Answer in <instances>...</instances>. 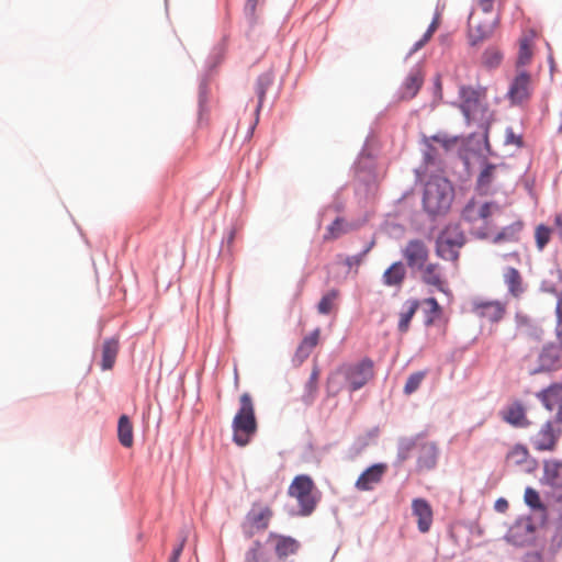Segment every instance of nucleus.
I'll list each match as a JSON object with an SVG mask.
<instances>
[{"mask_svg":"<svg viewBox=\"0 0 562 562\" xmlns=\"http://www.w3.org/2000/svg\"><path fill=\"white\" fill-rule=\"evenodd\" d=\"M256 92L259 97V103H258V106H257V112L259 111L261 104H262V100L265 98V94H266V83L263 82V80L261 78L258 79L257 81V86H256Z\"/></svg>","mask_w":562,"mask_h":562,"instance_id":"de8ad7c7","label":"nucleus"},{"mask_svg":"<svg viewBox=\"0 0 562 562\" xmlns=\"http://www.w3.org/2000/svg\"><path fill=\"white\" fill-rule=\"evenodd\" d=\"M555 314V338L562 347V291L557 293Z\"/></svg>","mask_w":562,"mask_h":562,"instance_id":"58836bf2","label":"nucleus"},{"mask_svg":"<svg viewBox=\"0 0 562 562\" xmlns=\"http://www.w3.org/2000/svg\"><path fill=\"white\" fill-rule=\"evenodd\" d=\"M439 23H440V16L439 14L437 13L434 18V20L431 21L430 25L428 26L426 33L424 34V36L414 44V47L412 49V52H417L418 49H420L427 42H429V40L432 37L434 33L437 31V29L439 27Z\"/></svg>","mask_w":562,"mask_h":562,"instance_id":"ea45409f","label":"nucleus"},{"mask_svg":"<svg viewBox=\"0 0 562 562\" xmlns=\"http://www.w3.org/2000/svg\"><path fill=\"white\" fill-rule=\"evenodd\" d=\"M425 304L429 306V311L427 312V318L425 321L426 326L432 325L436 319L441 314V306L438 304L437 300L434 297H428L424 301Z\"/></svg>","mask_w":562,"mask_h":562,"instance_id":"a19ab883","label":"nucleus"},{"mask_svg":"<svg viewBox=\"0 0 562 562\" xmlns=\"http://www.w3.org/2000/svg\"><path fill=\"white\" fill-rule=\"evenodd\" d=\"M496 510L504 513L508 508V503L504 498H499L495 503Z\"/></svg>","mask_w":562,"mask_h":562,"instance_id":"864d4df0","label":"nucleus"},{"mask_svg":"<svg viewBox=\"0 0 562 562\" xmlns=\"http://www.w3.org/2000/svg\"><path fill=\"white\" fill-rule=\"evenodd\" d=\"M417 449L418 471H428L435 468L438 458V448L435 442L425 440L420 435L405 441L402 446V459L408 457L409 451Z\"/></svg>","mask_w":562,"mask_h":562,"instance_id":"423d86ee","label":"nucleus"},{"mask_svg":"<svg viewBox=\"0 0 562 562\" xmlns=\"http://www.w3.org/2000/svg\"><path fill=\"white\" fill-rule=\"evenodd\" d=\"M551 237V229L544 225L536 227L535 238L539 250H542L549 243Z\"/></svg>","mask_w":562,"mask_h":562,"instance_id":"37998d69","label":"nucleus"},{"mask_svg":"<svg viewBox=\"0 0 562 562\" xmlns=\"http://www.w3.org/2000/svg\"><path fill=\"white\" fill-rule=\"evenodd\" d=\"M272 517L273 510L270 506L255 502L241 525L244 533L251 538L256 532L265 531L268 529Z\"/></svg>","mask_w":562,"mask_h":562,"instance_id":"1a4fd4ad","label":"nucleus"},{"mask_svg":"<svg viewBox=\"0 0 562 562\" xmlns=\"http://www.w3.org/2000/svg\"><path fill=\"white\" fill-rule=\"evenodd\" d=\"M417 270L419 271L420 279L425 284L431 285L440 292H446V280L443 279L438 263H425Z\"/></svg>","mask_w":562,"mask_h":562,"instance_id":"412c9836","label":"nucleus"},{"mask_svg":"<svg viewBox=\"0 0 562 562\" xmlns=\"http://www.w3.org/2000/svg\"><path fill=\"white\" fill-rule=\"evenodd\" d=\"M412 512L417 519V528L422 533L430 530L434 519V512L430 504L425 498H414L412 502Z\"/></svg>","mask_w":562,"mask_h":562,"instance_id":"f3484780","label":"nucleus"},{"mask_svg":"<svg viewBox=\"0 0 562 562\" xmlns=\"http://www.w3.org/2000/svg\"><path fill=\"white\" fill-rule=\"evenodd\" d=\"M504 282L508 288V292L515 296L518 297L522 292V278L519 273V271L515 268H507L504 272Z\"/></svg>","mask_w":562,"mask_h":562,"instance_id":"c85d7f7f","label":"nucleus"},{"mask_svg":"<svg viewBox=\"0 0 562 562\" xmlns=\"http://www.w3.org/2000/svg\"><path fill=\"white\" fill-rule=\"evenodd\" d=\"M119 340L116 338L104 340L102 345V370H110L113 368L119 353Z\"/></svg>","mask_w":562,"mask_h":562,"instance_id":"bb28decb","label":"nucleus"},{"mask_svg":"<svg viewBox=\"0 0 562 562\" xmlns=\"http://www.w3.org/2000/svg\"><path fill=\"white\" fill-rule=\"evenodd\" d=\"M506 143L521 146V138L516 136L512 130H508L506 133Z\"/></svg>","mask_w":562,"mask_h":562,"instance_id":"3c124183","label":"nucleus"},{"mask_svg":"<svg viewBox=\"0 0 562 562\" xmlns=\"http://www.w3.org/2000/svg\"><path fill=\"white\" fill-rule=\"evenodd\" d=\"M524 229V222L517 220L512 224L503 227L493 238L494 244L503 243H519L521 239V233Z\"/></svg>","mask_w":562,"mask_h":562,"instance_id":"4be33fe9","label":"nucleus"},{"mask_svg":"<svg viewBox=\"0 0 562 562\" xmlns=\"http://www.w3.org/2000/svg\"><path fill=\"white\" fill-rule=\"evenodd\" d=\"M464 244L465 236L460 225L449 224L437 238L436 252L443 260L457 261Z\"/></svg>","mask_w":562,"mask_h":562,"instance_id":"39448f33","label":"nucleus"},{"mask_svg":"<svg viewBox=\"0 0 562 562\" xmlns=\"http://www.w3.org/2000/svg\"><path fill=\"white\" fill-rule=\"evenodd\" d=\"M407 310L403 311L400 314L398 321V330L402 333H406L409 328V323L415 315L416 311L419 307V302L417 300H411L406 302Z\"/></svg>","mask_w":562,"mask_h":562,"instance_id":"473e14b6","label":"nucleus"},{"mask_svg":"<svg viewBox=\"0 0 562 562\" xmlns=\"http://www.w3.org/2000/svg\"><path fill=\"white\" fill-rule=\"evenodd\" d=\"M289 496L296 499L299 515L310 516L319 502V492L311 476L301 474L293 479L288 488Z\"/></svg>","mask_w":562,"mask_h":562,"instance_id":"20e7f679","label":"nucleus"},{"mask_svg":"<svg viewBox=\"0 0 562 562\" xmlns=\"http://www.w3.org/2000/svg\"><path fill=\"white\" fill-rule=\"evenodd\" d=\"M404 258L408 267L419 269L428 259V248L424 241L419 239L409 240L403 250Z\"/></svg>","mask_w":562,"mask_h":562,"instance_id":"dca6fc26","label":"nucleus"},{"mask_svg":"<svg viewBox=\"0 0 562 562\" xmlns=\"http://www.w3.org/2000/svg\"><path fill=\"white\" fill-rule=\"evenodd\" d=\"M528 457V449L524 445L517 443L506 454V461L515 465H520L527 461Z\"/></svg>","mask_w":562,"mask_h":562,"instance_id":"72a5a7b5","label":"nucleus"},{"mask_svg":"<svg viewBox=\"0 0 562 562\" xmlns=\"http://www.w3.org/2000/svg\"><path fill=\"white\" fill-rule=\"evenodd\" d=\"M533 56V41L532 36L524 35L519 40V49L516 59V70H526L525 67L528 66Z\"/></svg>","mask_w":562,"mask_h":562,"instance_id":"393cba45","label":"nucleus"},{"mask_svg":"<svg viewBox=\"0 0 562 562\" xmlns=\"http://www.w3.org/2000/svg\"><path fill=\"white\" fill-rule=\"evenodd\" d=\"M460 109L468 122L474 121L484 114L483 97L477 90L471 87H462L460 89Z\"/></svg>","mask_w":562,"mask_h":562,"instance_id":"9b49d317","label":"nucleus"},{"mask_svg":"<svg viewBox=\"0 0 562 562\" xmlns=\"http://www.w3.org/2000/svg\"><path fill=\"white\" fill-rule=\"evenodd\" d=\"M499 16H482L479 12H471L468 21V38L472 46H476L492 36Z\"/></svg>","mask_w":562,"mask_h":562,"instance_id":"0eeeda50","label":"nucleus"},{"mask_svg":"<svg viewBox=\"0 0 562 562\" xmlns=\"http://www.w3.org/2000/svg\"><path fill=\"white\" fill-rule=\"evenodd\" d=\"M269 541H274V552L279 560H285L288 557L295 554L300 549V542L289 536L270 532Z\"/></svg>","mask_w":562,"mask_h":562,"instance_id":"6ab92c4d","label":"nucleus"},{"mask_svg":"<svg viewBox=\"0 0 562 562\" xmlns=\"http://www.w3.org/2000/svg\"><path fill=\"white\" fill-rule=\"evenodd\" d=\"M554 425H558L554 419L547 420L541 425L539 430L530 437V443L536 451L543 452L555 450L562 435V429Z\"/></svg>","mask_w":562,"mask_h":562,"instance_id":"9d476101","label":"nucleus"},{"mask_svg":"<svg viewBox=\"0 0 562 562\" xmlns=\"http://www.w3.org/2000/svg\"><path fill=\"white\" fill-rule=\"evenodd\" d=\"M338 374L345 378L350 391L355 392L363 387L374 376L373 361L369 358H364L357 363L341 367L336 374L328 378L327 389L331 394H337L340 390L339 386L336 385Z\"/></svg>","mask_w":562,"mask_h":562,"instance_id":"7ed1b4c3","label":"nucleus"},{"mask_svg":"<svg viewBox=\"0 0 562 562\" xmlns=\"http://www.w3.org/2000/svg\"><path fill=\"white\" fill-rule=\"evenodd\" d=\"M516 323L519 328H529L533 326V321L524 314H516Z\"/></svg>","mask_w":562,"mask_h":562,"instance_id":"49530a36","label":"nucleus"},{"mask_svg":"<svg viewBox=\"0 0 562 562\" xmlns=\"http://www.w3.org/2000/svg\"><path fill=\"white\" fill-rule=\"evenodd\" d=\"M525 502L532 508H539L541 506L539 494L532 487H527L525 491Z\"/></svg>","mask_w":562,"mask_h":562,"instance_id":"a18cd8bd","label":"nucleus"},{"mask_svg":"<svg viewBox=\"0 0 562 562\" xmlns=\"http://www.w3.org/2000/svg\"><path fill=\"white\" fill-rule=\"evenodd\" d=\"M498 3V5H502L504 3V0H480L476 4V8L472 10V12H479L482 14V16H499L497 13L494 12V5L495 3Z\"/></svg>","mask_w":562,"mask_h":562,"instance_id":"e433bc0d","label":"nucleus"},{"mask_svg":"<svg viewBox=\"0 0 562 562\" xmlns=\"http://www.w3.org/2000/svg\"><path fill=\"white\" fill-rule=\"evenodd\" d=\"M498 210L499 206L493 202L476 204L474 201H470L465 205L462 215L468 222H476L477 220L486 221L495 211Z\"/></svg>","mask_w":562,"mask_h":562,"instance_id":"aec40b11","label":"nucleus"},{"mask_svg":"<svg viewBox=\"0 0 562 562\" xmlns=\"http://www.w3.org/2000/svg\"><path fill=\"white\" fill-rule=\"evenodd\" d=\"M319 336L321 329L316 328L302 339L294 355V359L299 363H303L310 357L313 349L318 345Z\"/></svg>","mask_w":562,"mask_h":562,"instance_id":"b1692460","label":"nucleus"},{"mask_svg":"<svg viewBox=\"0 0 562 562\" xmlns=\"http://www.w3.org/2000/svg\"><path fill=\"white\" fill-rule=\"evenodd\" d=\"M536 397L547 411H557L554 422L558 425H562V383H552L537 392Z\"/></svg>","mask_w":562,"mask_h":562,"instance_id":"f8f14e48","label":"nucleus"},{"mask_svg":"<svg viewBox=\"0 0 562 562\" xmlns=\"http://www.w3.org/2000/svg\"><path fill=\"white\" fill-rule=\"evenodd\" d=\"M560 360L559 348L552 344L544 346L539 355V367L531 373L553 370Z\"/></svg>","mask_w":562,"mask_h":562,"instance_id":"5701e85b","label":"nucleus"},{"mask_svg":"<svg viewBox=\"0 0 562 562\" xmlns=\"http://www.w3.org/2000/svg\"><path fill=\"white\" fill-rule=\"evenodd\" d=\"M387 471L385 463H376L364 470L357 479L355 486L358 491H371L379 484Z\"/></svg>","mask_w":562,"mask_h":562,"instance_id":"2eb2a0df","label":"nucleus"},{"mask_svg":"<svg viewBox=\"0 0 562 562\" xmlns=\"http://www.w3.org/2000/svg\"><path fill=\"white\" fill-rule=\"evenodd\" d=\"M507 257H513L517 261L520 260L519 255L517 252L505 255V258H507Z\"/></svg>","mask_w":562,"mask_h":562,"instance_id":"5fc2aeb1","label":"nucleus"},{"mask_svg":"<svg viewBox=\"0 0 562 562\" xmlns=\"http://www.w3.org/2000/svg\"><path fill=\"white\" fill-rule=\"evenodd\" d=\"M533 93V79L527 70H516L510 80L506 98L512 105H522L527 103Z\"/></svg>","mask_w":562,"mask_h":562,"instance_id":"6e6552de","label":"nucleus"},{"mask_svg":"<svg viewBox=\"0 0 562 562\" xmlns=\"http://www.w3.org/2000/svg\"><path fill=\"white\" fill-rule=\"evenodd\" d=\"M432 140L441 145L446 150H449L457 145L459 138L456 136H448L447 134H437L432 136Z\"/></svg>","mask_w":562,"mask_h":562,"instance_id":"c03bdc74","label":"nucleus"},{"mask_svg":"<svg viewBox=\"0 0 562 562\" xmlns=\"http://www.w3.org/2000/svg\"><path fill=\"white\" fill-rule=\"evenodd\" d=\"M184 541H182L172 552L169 562H178L183 550Z\"/></svg>","mask_w":562,"mask_h":562,"instance_id":"603ef678","label":"nucleus"},{"mask_svg":"<svg viewBox=\"0 0 562 562\" xmlns=\"http://www.w3.org/2000/svg\"><path fill=\"white\" fill-rule=\"evenodd\" d=\"M508 175V168L504 165L488 164L481 171L477 178V190L482 194H487L491 191V186L494 182L499 181L502 178Z\"/></svg>","mask_w":562,"mask_h":562,"instance_id":"4468645a","label":"nucleus"},{"mask_svg":"<svg viewBox=\"0 0 562 562\" xmlns=\"http://www.w3.org/2000/svg\"><path fill=\"white\" fill-rule=\"evenodd\" d=\"M338 296H339V291L335 290V289H333V290L328 291L326 294H324L317 304L318 313H321L323 315L329 314L331 312L335 301L338 299Z\"/></svg>","mask_w":562,"mask_h":562,"instance_id":"f704fd0d","label":"nucleus"},{"mask_svg":"<svg viewBox=\"0 0 562 562\" xmlns=\"http://www.w3.org/2000/svg\"><path fill=\"white\" fill-rule=\"evenodd\" d=\"M406 277V269L401 261L394 262L383 273V283L387 286H401Z\"/></svg>","mask_w":562,"mask_h":562,"instance_id":"a878e982","label":"nucleus"},{"mask_svg":"<svg viewBox=\"0 0 562 562\" xmlns=\"http://www.w3.org/2000/svg\"><path fill=\"white\" fill-rule=\"evenodd\" d=\"M561 218H562V217H561L560 215H558V216L555 217V222L559 224V223L561 222Z\"/></svg>","mask_w":562,"mask_h":562,"instance_id":"6e6d98bb","label":"nucleus"},{"mask_svg":"<svg viewBox=\"0 0 562 562\" xmlns=\"http://www.w3.org/2000/svg\"><path fill=\"white\" fill-rule=\"evenodd\" d=\"M424 82V75L420 69H413L403 86V98L413 99Z\"/></svg>","mask_w":562,"mask_h":562,"instance_id":"cd10ccee","label":"nucleus"},{"mask_svg":"<svg viewBox=\"0 0 562 562\" xmlns=\"http://www.w3.org/2000/svg\"><path fill=\"white\" fill-rule=\"evenodd\" d=\"M245 562H270L269 553L262 542L259 540L254 541L252 546L245 553Z\"/></svg>","mask_w":562,"mask_h":562,"instance_id":"2f4dec72","label":"nucleus"},{"mask_svg":"<svg viewBox=\"0 0 562 562\" xmlns=\"http://www.w3.org/2000/svg\"><path fill=\"white\" fill-rule=\"evenodd\" d=\"M503 54L497 48H487L482 55V64L488 69L496 68L501 65Z\"/></svg>","mask_w":562,"mask_h":562,"instance_id":"c9c22d12","label":"nucleus"},{"mask_svg":"<svg viewBox=\"0 0 562 562\" xmlns=\"http://www.w3.org/2000/svg\"><path fill=\"white\" fill-rule=\"evenodd\" d=\"M453 200L451 183L440 177L429 179L425 184L423 196L424 210L430 215H442L448 212Z\"/></svg>","mask_w":562,"mask_h":562,"instance_id":"f03ea898","label":"nucleus"},{"mask_svg":"<svg viewBox=\"0 0 562 562\" xmlns=\"http://www.w3.org/2000/svg\"><path fill=\"white\" fill-rule=\"evenodd\" d=\"M502 420L515 428H528L531 425L527 415V407L521 401H513L499 412Z\"/></svg>","mask_w":562,"mask_h":562,"instance_id":"ddd939ff","label":"nucleus"},{"mask_svg":"<svg viewBox=\"0 0 562 562\" xmlns=\"http://www.w3.org/2000/svg\"><path fill=\"white\" fill-rule=\"evenodd\" d=\"M257 4H258V0H246L245 8H244L245 13L248 16L254 18Z\"/></svg>","mask_w":562,"mask_h":562,"instance_id":"8fccbe9b","label":"nucleus"},{"mask_svg":"<svg viewBox=\"0 0 562 562\" xmlns=\"http://www.w3.org/2000/svg\"><path fill=\"white\" fill-rule=\"evenodd\" d=\"M370 248L371 246L367 247L362 254L358 255V256H352V257H348L346 259V265L351 267L353 265H359L361 263L363 257L370 251Z\"/></svg>","mask_w":562,"mask_h":562,"instance_id":"09e8293b","label":"nucleus"},{"mask_svg":"<svg viewBox=\"0 0 562 562\" xmlns=\"http://www.w3.org/2000/svg\"><path fill=\"white\" fill-rule=\"evenodd\" d=\"M473 312L480 318L496 323L503 318L506 306L499 301L476 302L474 303Z\"/></svg>","mask_w":562,"mask_h":562,"instance_id":"a211bd4d","label":"nucleus"},{"mask_svg":"<svg viewBox=\"0 0 562 562\" xmlns=\"http://www.w3.org/2000/svg\"><path fill=\"white\" fill-rule=\"evenodd\" d=\"M425 376H426L425 371H417V372L412 373L407 378V381L404 385V393L407 395H411L415 391H417L418 387L420 386L422 382L424 381Z\"/></svg>","mask_w":562,"mask_h":562,"instance_id":"4c0bfd02","label":"nucleus"},{"mask_svg":"<svg viewBox=\"0 0 562 562\" xmlns=\"http://www.w3.org/2000/svg\"><path fill=\"white\" fill-rule=\"evenodd\" d=\"M319 372L317 369H314L311 373V376L306 383V392L307 394L304 396V401L306 403H312L315 398L317 392V382H318Z\"/></svg>","mask_w":562,"mask_h":562,"instance_id":"79ce46f5","label":"nucleus"},{"mask_svg":"<svg viewBox=\"0 0 562 562\" xmlns=\"http://www.w3.org/2000/svg\"><path fill=\"white\" fill-rule=\"evenodd\" d=\"M239 409L233 418V441L238 447L247 446L257 432V419L255 405L249 393H243L239 397Z\"/></svg>","mask_w":562,"mask_h":562,"instance_id":"f257e3e1","label":"nucleus"},{"mask_svg":"<svg viewBox=\"0 0 562 562\" xmlns=\"http://www.w3.org/2000/svg\"><path fill=\"white\" fill-rule=\"evenodd\" d=\"M351 231V226L344 217H337L327 228L324 234V240H335Z\"/></svg>","mask_w":562,"mask_h":562,"instance_id":"7c9ffc66","label":"nucleus"},{"mask_svg":"<svg viewBox=\"0 0 562 562\" xmlns=\"http://www.w3.org/2000/svg\"><path fill=\"white\" fill-rule=\"evenodd\" d=\"M117 437L120 443L125 448H131L134 442L133 425L126 415L119 418Z\"/></svg>","mask_w":562,"mask_h":562,"instance_id":"c756f323","label":"nucleus"}]
</instances>
